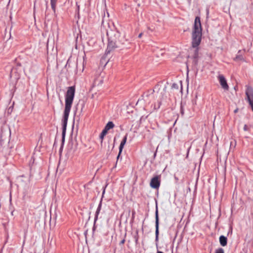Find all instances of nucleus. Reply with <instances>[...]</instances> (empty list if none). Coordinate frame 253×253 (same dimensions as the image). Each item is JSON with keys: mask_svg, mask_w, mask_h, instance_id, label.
I'll return each instance as SVG.
<instances>
[{"mask_svg": "<svg viewBox=\"0 0 253 253\" xmlns=\"http://www.w3.org/2000/svg\"><path fill=\"white\" fill-rule=\"evenodd\" d=\"M107 131L104 129L100 135V138L102 140L107 133Z\"/></svg>", "mask_w": 253, "mask_h": 253, "instance_id": "obj_12", "label": "nucleus"}, {"mask_svg": "<svg viewBox=\"0 0 253 253\" xmlns=\"http://www.w3.org/2000/svg\"><path fill=\"white\" fill-rule=\"evenodd\" d=\"M234 112H235V113H236V112H237V109L235 110L234 111Z\"/></svg>", "mask_w": 253, "mask_h": 253, "instance_id": "obj_19", "label": "nucleus"}, {"mask_svg": "<svg viewBox=\"0 0 253 253\" xmlns=\"http://www.w3.org/2000/svg\"><path fill=\"white\" fill-rule=\"evenodd\" d=\"M142 35H143V33H140V34H139V35H138V38H141L142 37Z\"/></svg>", "mask_w": 253, "mask_h": 253, "instance_id": "obj_16", "label": "nucleus"}, {"mask_svg": "<svg viewBox=\"0 0 253 253\" xmlns=\"http://www.w3.org/2000/svg\"><path fill=\"white\" fill-rule=\"evenodd\" d=\"M57 0H50V4L52 10L54 14L56 13V7Z\"/></svg>", "mask_w": 253, "mask_h": 253, "instance_id": "obj_10", "label": "nucleus"}, {"mask_svg": "<svg viewBox=\"0 0 253 253\" xmlns=\"http://www.w3.org/2000/svg\"><path fill=\"white\" fill-rule=\"evenodd\" d=\"M101 210V205H99L97 210H96V213H95V219L96 220L97 218V217H98V215L99 213V212Z\"/></svg>", "mask_w": 253, "mask_h": 253, "instance_id": "obj_13", "label": "nucleus"}, {"mask_svg": "<svg viewBox=\"0 0 253 253\" xmlns=\"http://www.w3.org/2000/svg\"><path fill=\"white\" fill-rule=\"evenodd\" d=\"M202 36V28L200 17L196 16L192 28L191 45L193 48L195 49V51L197 52L201 42Z\"/></svg>", "mask_w": 253, "mask_h": 253, "instance_id": "obj_2", "label": "nucleus"}, {"mask_svg": "<svg viewBox=\"0 0 253 253\" xmlns=\"http://www.w3.org/2000/svg\"><path fill=\"white\" fill-rule=\"evenodd\" d=\"M126 140H127V134H126L124 137L123 138V139L122 140V141H121V144H120V147H119V153L117 156V159H118L120 156V154L122 151V150L124 148V145H125L126 143Z\"/></svg>", "mask_w": 253, "mask_h": 253, "instance_id": "obj_7", "label": "nucleus"}, {"mask_svg": "<svg viewBox=\"0 0 253 253\" xmlns=\"http://www.w3.org/2000/svg\"><path fill=\"white\" fill-rule=\"evenodd\" d=\"M243 129L245 131H248L249 130V127L247 125H245Z\"/></svg>", "mask_w": 253, "mask_h": 253, "instance_id": "obj_15", "label": "nucleus"}, {"mask_svg": "<svg viewBox=\"0 0 253 253\" xmlns=\"http://www.w3.org/2000/svg\"><path fill=\"white\" fill-rule=\"evenodd\" d=\"M114 127V125L112 122H109L107 125H106L104 129L106 130L107 131Z\"/></svg>", "mask_w": 253, "mask_h": 253, "instance_id": "obj_11", "label": "nucleus"}, {"mask_svg": "<svg viewBox=\"0 0 253 253\" xmlns=\"http://www.w3.org/2000/svg\"><path fill=\"white\" fill-rule=\"evenodd\" d=\"M157 253H164L162 252L161 251H158Z\"/></svg>", "mask_w": 253, "mask_h": 253, "instance_id": "obj_18", "label": "nucleus"}, {"mask_svg": "<svg viewBox=\"0 0 253 253\" xmlns=\"http://www.w3.org/2000/svg\"><path fill=\"white\" fill-rule=\"evenodd\" d=\"M219 242L222 246L224 247L226 246L227 244V238L223 235L220 236L219 237Z\"/></svg>", "mask_w": 253, "mask_h": 253, "instance_id": "obj_9", "label": "nucleus"}, {"mask_svg": "<svg viewBox=\"0 0 253 253\" xmlns=\"http://www.w3.org/2000/svg\"><path fill=\"white\" fill-rule=\"evenodd\" d=\"M119 46L116 43V42H114L110 39H109L108 44L107 48L106 49V52L107 53H110L112 50H114L115 48L118 47Z\"/></svg>", "mask_w": 253, "mask_h": 253, "instance_id": "obj_6", "label": "nucleus"}, {"mask_svg": "<svg viewBox=\"0 0 253 253\" xmlns=\"http://www.w3.org/2000/svg\"><path fill=\"white\" fill-rule=\"evenodd\" d=\"M217 79L222 88L225 90H228L229 89V86L224 76L223 75L220 74L218 76Z\"/></svg>", "mask_w": 253, "mask_h": 253, "instance_id": "obj_5", "label": "nucleus"}, {"mask_svg": "<svg viewBox=\"0 0 253 253\" xmlns=\"http://www.w3.org/2000/svg\"><path fill=\"white\" fill-rule=\"evenodd\" d=\"M161 176L156 175L153 177L150 181V186L154 189H158L160 186Z\"/></svg>", "mask_w": 253, "mask_h": 253, "instance_id": "obj_4", "label": "nucleus"}, {"mask_svg": "<svg viewBox=\"0 0 253 253\" xmlns=\"http://www.w3.org/2000/svg\"><path fill=\"white\" fill-rule=\"evenodd\" d=\"M75 94V86H70L68 88L65 94V106L64 111V116L62 121V141L65 139L68 119L70 112L71 107L73 102Z\"/></svg>", "mask_w": 253, "mask_h": 253, "instance_id": "obj_1", "label": "nucleus"}, {"mask_svg": "<svg viewBox=\"0 0 253 253\" xmlns=\"http://www.w3.org/2000/svg\"><path fill=\"white\" fill-rule=\"evenodd\" d=\"M215 253H224V252L223 249L219 248L216 250Z\"/></svg>", "mask_w": 253, "mask_h": 253, "instance_id": "obj_14", "label": "nucleus"}, {"mask_svg": "<svg viewBox=\"0 0 253 253\" xmlns=\"http://www.w3.org/2000/svg\"><path fill=\"white\" fill-rule=\"evenodd\" d=\"M156 239L157 240L158 238L159 235V218L158 215V211L156 212Z\"/></svg>", "mask_w": 253, "mask_h": 253, "instance_id": "obj_8", "label": "nucleus"}, {"mask_svg": "<svg viewBox=\"0 0 253 253\" xmlns=\"http://www.w3.org/2000/svg\"><path fill=\"white\" fill-rule=\"evenodd\" d=\"M246 95L253 111V88L249 85L246 86Z\"/></svg>", "mask_w": 253, "mask_h": 253, "instance_id": "obj_3", "label": "nucleus"}, {"mask_svg": "<svg viewBox=\"0 0 253 253\" xmlns=\"http://www.w3.org/2000/svg\"><path fill=\"white\" fill-rule=\"evenodd\" d=\"M125 242V239H123V240L121 241L120 244H124Z\"/></svg>", "mask_w": 253, "mask_h": 253, "instance_id": "obj_17", "label": "nucleus"}]
</instances>
